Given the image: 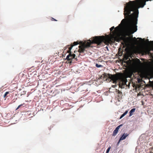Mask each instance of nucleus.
<instances>
[{
    "instance_id": "nucleus-4",
    "label": "nucleus",
    "mask_w": 153,
    "mask_h": 153,
    "mask_svg": "<svg viewBox=\"0 0 153 153\" xmlns=\"http://www.w3.org/2000/svg\"><path fill=\"white\" fill-rule=\"evenodd\" d=\"M123 126V124H120V125H119L117 127H116V128H115V130L113 132V133L112 134V135L113 136H115L117 134L120 127L121 126Z\"/></svg>"
},
{
    "instance_id": "nucleus-21",
    "label": "nucleus",
    "mask_w": 153,
    "mask_h": 153,
    "mask_svg": "<svg viewBox=\"0 0 153 153\" xmlns=\"http://www.w3.org/2000/svg\"><path fill=\"white\" fill-rule=\"evenodd\" d=\"M115 32V31L114 30V31H113V33H114Z\"/></svg>"
},
{
    "instance_id": "nucleus-14",
    "label": "nucleus",
    "mask_w": 153,
    "mask_h": 153,
    "mask_svg": "<svg viewBox=\"0 0 153 153\" xmlns=\"http://www.w3.org/2000/svg\"><path fill=\"white\" fill-rule=\"evenodd\" d=\"M148 53L149 54H150L151 55V56H153V53H151L150 52V50L149 51H148Z\"/></svg>"
},
{
    "instance_id": "nucleus-8",
    "label": "nucleus",
    "mask_w": 153,
    "mask_h": 153,
    "mask_svg": "<svg viewBox=\"0 0 153 153\" xmlns=\"http://www.w3.org/2000/svg\"><path fill=\"white\" fill-rule=\"evenodd\" d=\"M128 111H126L121 116H120V119H121L123 117H124L125 115H126L128 113Z\"/></svg>"
},
{
    "instance_id": "nucleus-3",
    "label": "nucleus",
    "mask_w": 153,
    "mask_h": 153,
    "mask_svg": "<svg viewBox=\"0 0 153 153\" xmlns=\"http://www.w3.org/2000/svg\"><path fill=\"white\" fill-rule=\"evenodd\" d=\"M78 44V42H74L73 44H71L70 47H69V45L66 46L64 48V50H66L68 48V50H67V52L69 53V55H68L66 58V59L70 61L69 62V63H71V60L73 59L74 58L75 56V54H72L71 51V50L72 47L75 45H76Z\"/></svg>"
},
{
    "instance_id": "nucleus-17",
    "label": "nucleus",
    "mask_w": 153,
    "mask_h": 153,
    "mask_svg": "<svg viewBox=\"0 0 153 153\" xmlns=\"http://www.w3.org/2000/svg\"><path fill=\"white\" fill-rule=\"evenodd\" d=\"M51 20L52 21H57V20H56V19H54L53 18H51Z\"/></svg>"
},
{
    "instance_id": "nucleus-22",
    "label": "nucleus",
    "mask_w": 153,
    "mask_h": 153,
    "mask_svg": "<svg viewBox=\"0 0 153 153\" xmlns=\"http://www.w3.org/2000/svg\"><path fill=\"white\" fill-rule=\"evenodd\" d=\"M153 45V44H152V45Z\"/></svg>"
},
{
    "instance_id": "nucleus-6",
    "label": "nucleus",
    "mask_w": 153,
    "mask_h": 153,
    "mask_svg": "<svg viewBox=\"0 0 153 153\" xmlns=\"http://www.w3.org/2000/svg\"><path fill=\"white\" fill-rule=\"evenodd\" d=\"M116 90L117 91L116 92L118 94V96L119 97V98L120 99H122L123 97V94L122 92L119 90L116 89Z\"/></svg>"
},
{
    "instance_id": "nucleus-18",
    "label": "nucleus",
    "mask_w": 153,
    "mask_h": 153,
    "mask_svg": "<svg viewBox=\"0 0 153 153\" xmlns=\"http://www.w3.org/2000/svg\"><path fill=\"white\" fill-rule=\"evenodd\" d=\"M70 18V16H68L67 17V18L68 19Z\"/></svg>"
},
{
    "instance_id": "nucleus-15",
    "label": "nucleus",
    "mask_w": 153,
    "mask_h": 153,
    "mask_svg": "<svg viewBox=\"0 0 153 153\" xmlns=\"http://www.w3.org/2000/svg\"><path fill=\"white\" fill-rule=\"evenodd\" d=\"M22 105H23L21 104V105H19L18 106V107H17V108H16V110H17L21 106H22Z\"/></svg>"
},
{
    "instance_id": "nucleus-7",
    "label": "nucleus",
    "mask_w": 153,
    "mask_h": 153,
    "mask_svg": "<svg viewBox=\"0 0 153 153\" xmlns=\"http://www.w3.org/2000/svg\"><path fill=\"white\" fill-rule=\"evenodd\" d=\"M136 109L135 108H133L129 112V116H131L133 114V113L135 111Z\"/></svg>"
},
{
    "instance_id": "nucleus-9",
    "label": "nucleus",
    "mask_w": 153,
    "mask_h": 153,
    "mask_svg": "<svg viewBox=\"0 0 153 153\" xmlns=\"http://www.w3.org/2000/svg\"><path fill=\"white\" fill-rule=\"evenodd\" d=\"M9 93V92L8 91L6 92L5 93V94L4 95V97L6 98V97L7 95Z\"/></svg>"
},
{
    "instance_id": "nucleus-10",
    "label": "nucleus",
    "mask_w": 153,
    "mask_h": 153,
    "mask_svg": "<svg viewBox=\"0 0 153 153\" xmlns=\"http://www.w3.org/2000/svg\"><path fill=\"white\" fill-rule=\"evenodd\" d=\"M115 30L117 32L119 31L120 30V27L119 26H117L115 28Z\"/></svg>"
},
{
    "instance_id": "nucleus-1",
    "label": "nucleus",
    "mask_w": 153,
    "mask_h": 153,
    "mask_svg": "<svg viewBox=\"0 0 153 153\" xmlns=\"http://www.w3.org/2000/svg\"><path fill=\"white\" fill-rule=\"evenodd\" d=\"M108 38L105 37L104 36H96L93 38L91 40H89L87 42H85L82 45H79V52L80 53H84L87 52V49L89 47H91L92 44L95 43L97 45H102V44H106L108 42Z\"/></svg>"
},
{
    "instance_id": "nucleus-11",
    "label": "nucleus",
    "mask_w": 153,
    "mask_h": 153,
    "mask_svg": "<svg viewBox=\"0 0 153 153\" xmlns=\"http://www.w3.org/2000/svg\"><path fill=\"white\" fill-rule=\"evenodd\" d=\"M111 148V147H109L108 148V149H107V150H106V153H108V152H109V151H110V150Z\"/></svg>"
},
{
    "instance_id": "nucleus-20",
    "label": "nucleus",
    "mask_w": 153,
    "mask_h": 153,
    "mask_svg": "<svg viewBox=\"0 0 153 153\" xmlns=\"http://www.w3.org/2000/svg\"><path fill=\"white\" fill-rule=\"evenodd\" d=\"M150 42L153 44V41H151Z\"/></svg>"
},
{
    "instance_id": "nucleus-12",
    "label": "nucleus",
    "mask_w": 153,
    "mask_h": 153,
    "mask_svg": "<svg viewBox=\"0 0 153 153\" xmlns=\"http://www.w3.org/2000/svg\"><path fill=\"white\" fill-rule=\"evenodd\" d=\"M96 67H97V68H100V67H101L102 66V65H98L97 64H96Z\"/></svg>"
},
{
    "instance_id": "nucleus-13",
    "label": "nucleus",
    "mask_w": 153,
    "mask_h": 153,
    "mask_svg": "<svg viewBox=\"0 0 153 153\" xmlns=\"http://www.w3.org/2000/svg\"><path fill=\"white\" fill-rule=\"evenodd\" d=\"M114 27H111L110 28V30L111 31H112V30L114 29Z\"/></svg>"
},
{
    "instance_id": "nucleus-5",
    "label": "nucleus",
    "mask_w": 153,
    "mask_h": 153,
    "mask_svg": "<svg viewBox=\"0 0 153 153\" xmlns=\"http://www.w3.org/2000/svg\"><path fill=\"white\" fill-rule=\"evenodd\" d=\"M129 135V134L128 133H124V134L122 135V136L120 137V138L119 139L118 142V143L120 142L121 140H123L125 139L126 137L128 136Z\"/></svg>"
},
{
    "instance_id": "nucleus-19",
    "label": "nucleus",
    "mask_w": 153,
    "mask_h": 153,
    "mask_svg": "<svg viewBox=\"0 0 153 153\" xmlns=\"http://www.w3.org/2000/svg\"><path fill=\"white\" fill-rule=\"evenodd\" d=\"M138 39H141V40H142V39L141 38H138Z\"/></svg>"
},
{
    "instance_id": "nucleus-16",
    "label": "nucleus",
    "mask_w": 153,
    "mask_h": 153,
    "mask_svg": "<svg viewBox=\"0 0 153 153\" xmlns=\"http://www.w3.org/2000/svg\"><path fill=\"white\" fill-rule=\"evenodd\" d=\"M150 50L153 51V45H151L150 48Z\"/></svg>"
},
{
    "instance_id": "nucleus-2",
    "label": "nucleus",
    "mask_w": 153,
    "mask_h": 153,
    "mask_svg": "<svg viewBox=\"0 0 153 153\" xmlns=\"http://www.w3.org/2000/svg\"><path fill=\"white\" fill-rule=\"evenodd\" d=\"M105 78H109L111 79V80L112 81L113 83H116L118 82L119 87L121 88H124V86L126 84V79L115 75H112L105 73H104L100 77L99 79H104Z\"/></svg>"
}]
</instances>
